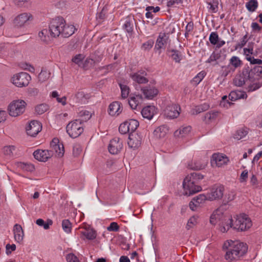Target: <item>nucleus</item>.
<instances>
[{"label": "nucleus", "mask_w": 262, "mask_h": 262, "mask_svg": "<svg viewBox=\"0 0 262 262\" xmlns=\"http://www.w3.org/2000/svg\"><path fill=\"white\" fill-rule=\"evenodd\" d=\"M123 110L121 103L118 101L111 103L108 108V113L112 116H118Z\"/></svg>", "instance_id": "nucleus-21"}, {"label": "nucleus", "mask_w": 262, "mask_h": 262, "mask_svg": "<svg viewBox=\"0 0 262 262\" xmlns=\"http://www.w3.org/2000/svg\"><path fill=\"white\" fill-rule=\"evenodd\" d=\"M191 130L190 126H182L174 132V136L177 138H182L187 136Z\"/></svg>", "instance_id": "nucleus-24"}, {"label": "nucleus", "mask_w": 262, "mask_h": 262, "mask_svg": "<svg viewBox=\"0 0 262 262\" xmlns=\"http://www.w3.org/2000/svg\"><path fill=\"white\" fill-rule=\"evenodd\" d=\"M21 167L25 170L32 171L34 169V167L31 164H21Z\"/></svg>", "instance_id": "nucleus-63"}, {"label": "nucleus", "mask_w": 262, "mask_h": 262, "mask_svg": "<svg viewBox=\"0 0 262 262\" xmlns=\"http://www.w3.org/2000/svg\"><path fill=\"white\" fill-rule=\"evenodd\" d=\"M141 137L137 133L129 134L127 142L128 146L133 149L137 148L141 145Z\"/></svg>", "instance_id": "nucleus-20"}, {"label": "nucleus", "mask_w": 262, "mask_h": 262, "mask_svg": "<svg viewBox=\"0 0 262 262\" xmlns=\"http://www.w3.org/2000/svg\"><path fill=\"white\" fill-rule=\"evenodd\" d=\"M31 78L30 75L26 72H20L13 75L11 77V82L17 87L26 86L29 83Z\"/></svg>", "instance_id": "nucleus-9"}, {"label": "nucleus", "mask_w": 262, "mask_h": 262, "mask_svg": "<svg viewBox=\"0 0 262 262\" xmlns=\"http://www.w3.org/2000/svg\"><path fill=\"white\" fill-rule=\"evenodd\" d=\"M34 158L40 161L46 162L53 156V151L50 150H36L34 153Z\"/></svg>", "instance_id": "nucleus-17"}, {"label": "nucleus", "mask_w": 262, "mask_h": 262, "mask_svg": "<svg viewBox=\"0 0 262 262\" xmlns=\"http://www.w3.org/2000/svg\"><path fill=\"white\" fill-rule=\"evenodd\" d=\"M203 178V176L198 172H194L187 175L183 182V194L190 196L201 191V187L197 183Z\"/></svg>", "instance_id": "nucleus-3"}, {"label": "nucleus", "mask_w": 262, "mask_h": 262, "mask_svg": "<svg viewBox=\"0 0 262 262\" xmlns=\"http://www.w3.org/2000/svg\"><path fill=\"white\" fill-rule=\"evenodd\" d=\"M38 36L41 41L48 42L49 40V36L48 35V31L46 29L42 30L38 33Z\"/></svg>", "instance_id": "nucleus-48"}, {"label": "nucleus", "mask_w": 262, "mask_h": 262, "mask_svg": "<svg viewBox=\"0 0 262 262\" xmlns=\"http://www.w3.org/2000/svg\"><path fill=\"white\" fill-rule=\"evenodd\" d=\"M48 110V106L46 104H40L35 107V112L38 115L43 114Z\"/></svg>", "instance_id": "nucleus-44"}, {"label": "nucleus", "mask_w": 262, "mask_h": 262, "mask_svg": "<svg viewBox=\"0 0 262 262\" xmlns=\"http://www.w3.org/2000/svg\"><path fill=\"white\" fill-rule=\"evenodd\" d=\"M224 186L222 185L214 186L210 189V191L207 193L208 201H212L222 199L224 194Z\"/></svg>", "instance_id": "nucleus-11"}, {"label": "nucleus", "mask_w": 262, "mask_h": 262, "mask_svg": "<svg viewBox=\"0 0 262 262\" xmlns=\"http://www.w3.org/2000/svg\"><path fill=\"white\" fill-rule=\"evenodd\" d=\"M156 113V108L153 105H149L144 107L141 111L143 118L151 120Z\"/></svg>", "instance_id": "nucleus-26"}, {"label": "nucleus", "mask_w": 262, "mask_h": 262, "mask_svg": "<svg viewBox=\"0 0 262 262\" xmlns=\"http://www.w3.org/2000/svg\"><path fill=\"white\" fill-rule=\"evenodd\" d=\"M219 221L220 222V230L222 232H227L232 227L231 217L225 214L222 207L214 210L210 217V223L213 225H215Z\"/></svg>", "instance_id": "nucleus-4"}, {"label": "nucleus", "mask_w": 262, "mask_h": 262, "mask_svg": "<svg viewBox=\"0 0 262 262\" xmlns=\"http://www.w3.org/2000/svg\"><path fill=\"white\" fill-rule=\"evenodd\" d=\"M141 91L145 96V98L148 99H152L156 96L159 93L158 89L156 86L150 84L142 87Z\"/></svg>", "instance_id": "nucleus-16"}, {"label": "nucleus", "mask_w": 262, "mask_h": 262, "mask_svg": "<svg viewBox=\"0 0 262 262\" xmlns=\"http://www.w3.org/2000/svg\"><path fill=\"white\" fill-rule=\"evenodd\" d=\"M119 86L121 91V97L123 99H125L128 96L129 93V87L124 84L119 83Z\"/></svg>", "instance_id": "nucleus-41"}, {"label": "nucleus", "mask_w": 262, "mask_h": 262, "mask_svg": "<svg viewBox=\"0 0 262 262\" xmlns=\"http://www.w3.org/2000/svg\"><path fill=\"white\" fill-rule=\"evenodd\" d=\"M247 9L250 12H254L258 7L257 0H250L246 5Z\"/></svg>", "instance_id": "nucleus-42"}, {"label": "nucleus", "mask_w": 262, "mask_h": 262, "mask_svg": "<svg viewBox=\"0 0 262 262\" xmlns=\"http://www.w3.org/2000/svg\"><path fill=\"white\" fill-rule=\"evenodd\" d=\"M29 0H14V3L15 5L19 7H26L29 4Z\"/></svg>", "instance_id": "nucleus-56"}, {"label": "nucleus", "mask_w": 262, "mask_h": 262, "mask_svg": "<svg viewBox=\"0 0 262 262\" xmlns=\"http://www.w3.org/2000/svg\"><path fill=\"white\" fill-rule=\"evenodd\" d=\"M26 102L23 100H16L12 101L8 107L10 116L16 117L22 115L25 111Z\"/></svg>", "instance_id": "nucleus-5"}, {"label": "nucleus", "mask_w": 262, "mask_h": 262, "mask_svg": "<svg viewBox=\"0 0 262 262\" xmlns=\"http://www.w3.org/2000/svg\"><path fill=\"white\" fill-rule=\"evenodd\" d=\"M230 63L234 67L232 71H234L235 68L240 67L242 64V61L238 57L233 56L230 59Z\"/></svg>", "instance_id": "nucleus-46"}, {"label": "nucleus", "mask_w": 262, "mask_h": 262, "mask_svg": "<svg viewBox=\"0 0 262 262\" xmlns=\"http://www.w3.org/2000/svg\"><path fill=\"white\" fill-rule=\"evenodd\" d=\"M219 35L216 32H211L209 36V41L212 45H216L219 41Z\"/></svg>", "instance_id": "nucleus-51"}, {"label": "nucleus", "mask_w": 262, "mask_h": 262, "mask_svg": "<svg viewBox=\"0 0 262 262\" xmlns=\"http://www.w3.org/2000/svg\"><path fill=\"white\" fill-rule=\"evenodd\" d=\"M205 76L204 72L202 71L197 74L191 81L192 84L197 85L203 80Z\"/></svg>", "instance_id": "nucleus-39"}, {"label": "nucleus", "mask_w": 262, "mask_h": 262, "mask_svg": "<svg viewBox=\"0 0 262 262\" xmlns=\"http://www.w3.org/2000/svg\"><path fill=\"white\" fill-rule=\"evenodd\" d=\"M231 226V228L242 231L250 228L252 226V223L250 219L246 215H240L237 216L234 223H233V220H232Z\"/></svg>", "instance_id": "nucleus-7"}, {"label": "nucleus", "mask_w": 262, "mask_h": 262, "mask_svg": "<svg viewBox=\"0 0 262 262\" xmlns=\"http://www.w3.org/2000/svg\"><path fill=\"white\" fill-rule=\"evenodd\" d=\"M262 78V67L255 66L253 68L245 67L234 77L233 83L236 86H245L248 92L258 89L261 85L257 81Z\"/></svg>", "instance_id": "nucleus-1"}, {"label": "nucleus", "mask_w": 262, "mask_h": 262, "mask_svg": "<svg viewBox=\"0 0 262 262\" xmlns=\"http://www.w3.org/2000/svg\"><path fill=\"white\" fill-rule=\"evenodd\" d=\"M248 171L247 170H244L241 176H240V178H239V180H240V182L241 183H243V182H246L247 181V179L248 178Z\"/></svg>", "instance_id": "nucleus-59"}, {"label": "nucleus", "mask_w": 262, "mask_h": 262, "mask_svg": "<svg viewBox=\"0 0 262 262\" xmlns=\"http://www.w3.org/2000/svg\"><path fill=\"white\" fill-rule=\"evenodd\" d=\"M134 25V18L133 16H128L125 19L123 26V28L128 33H132L133 31Z\"/></svg>", "instance_id": "nucleus-29"}, {"label": "nucleus", "mask_w": 262, "mask_h": 262, "mask_svg": "<svg viewBox=\"0 0 262 262\" xmlns=\"http://www.w3.org/2000/svg\"><path fill=\"white\" fill-rule=\"evenodd\" d=\"M126 122L129 129V134L135 133V131L139 125V122L135 119H130Z\"/></svg>", "instance_id": "nucleus-35"}, {"label": "nucleus", "mask_w": 262, "mask_h": 262, "mask_svg": "<svg viewBox=\"0 0 262 262\" xmlns=\"http://www.w3.org/2000/svg\"><path fill=\"white\" fill-rule=\"evenodd\" d=\"M168 130V128L166 126H160L154 131V136L157 139L163 138L166 136Z\"/></svg>", "instance_id": "nucleus-28"}, {"label": "nucleus", "mask_w": 262, "mask_h": 262, "mask_svg": "<svg viewBox=\"0 0 262 262\" xmlns=\"http://www.w3.org/2000/svg\"><path fill=\"white\" fill-rule=\"evenodd\" d=\"M209 107L208 104L204 103L203 104L196 106L192 110V113L193 114H198L202 112L207 110Z\"/></svg>", "instance_id": "nucleus-38"}, {"label": "nucleus", "mask_w": 262, "mask_h": 262, "mask_svg": "<svg viewBox=\"0 0 262 262\" xmlns=\"http://www.w3.org/2000/svg\"><path fill=\"white\" fill-rule=\"evenodd\" d=\"M248 133L246 129L242 128L238 130L234 134V138L237 140H240L245 137Z\"/></svg>", "instance_id": "nucleus-47"}, {"label": "nucleus", "mask_w": 262, "mask_h": 262, "mask_svg": "<svg viewBox=\"0 0 262 262\" xmlns=\"http://www.w3.org/2000/svg\"><path fill=\"white\" fill-rule=\"evenodd\" d=\"M32 17L29 13H23L16 16L13 20V24L18 27H22Z\"/></svg>", "instance_id": "nucleus-22"}, {"label": "nucleus", "mask_w": 262, "mask_h": 262, "mask_svg": "<svg viewBox=\"0 0 262 262\" xmlns=\"http://www.w3.org/2000/svg\"><path fill=\"white\" fill-rule=\"evenodd\" d=\"M81 234L88 239H94L96 237L95 232L90 227L85 226L84 229L81 231Z\"/></svg>", "instance_id": "nucleus-31"}, {"label": "nucleus", "mask_w": 262, "mask_h": 262, "mask_svg": "<svg viewBox=\"0 0 262 262\" xmlns=\"http://www.w3.org/2000/svg\"><path fill=\"white\" fill-rule=\"evenodd\" d=\"M154 43V41L153 40H148L142 44L141 48L144 51H148L152 47Z\"/></svg>", "instance_id": "nucleus-52"}, {"label": "nucleus", "mask_w": 262, "mask_h": 262, "mask_svg": "<svg viewBox=\"0 0 262 262\" xmlns=\"http://www.w3.org/2000/svg\"><path fill=\"white\" fill-rule=\"evenodd\" d=\"M143 100V98L141 95H134L130 96L128 104L133 110H137L142 103Z\"/></svg>", "instance_id": "nucleus-23"}, {"label": "nucleus", "mask_w": 262, "mask_h": 262, "mask_svg": "<svg viewBox=\"0 0 262 262\" xmlns=\"http://www.w3.org/2000/svg\"><path fill=\"white\" fill-rule=\"evenodd\" d=\"M102 60V57L99 56L97 57H92L91 58L87 59L85 62H87L91 65H94L96 63L100 62Z\"/></svg>", "instance_id": "nucleus-54"}, {"label": "nucleus", "mask_w": 262, "mask_h": 262, "mask_svg": "<svg viewBox=\"0 0 262 262\" xmlns=\"http://www.w3.org/2000/svg\"><path fill=\"white\" fill-rule=\"evenodd\" d=\"M223 249L226 251V259H238L247 252L248 246L238 240L228 239L224 242Z\"/></svg>", "instance_id": "nucleus-2"}, {"label": "nucleus", "mask_w": 262, "mask_h": 262, "mask_svg": "<svg viewBox=\"0 0 262 262\" xmlns=\"http://www.w3.org/2000/svg\"><path fill=\"white\" fill-rule=\"evenodd\" d=\"M219 114L217 111H211L207 113L204 117L205 121L207 123L211 122L216 120Z\"/></svg>", "instance_id": "nucleus-33"}, {"label": "nucleus", "mask_w": 262, "mask_h": 262, "mask_svg": "<svg viewBox=\"0 0 262 262\" xmlns=\"http://www.w3.org/2000/svg\"><path fill=\"white\" fill-rule=\"evenodd\" d=\"M247 35H245V36H244L242 38V39L241 40V42L236 45V46L235 47V49H237L238 48H241L243 47H244L247 42Z\"/></svg>", "instance_id": "nucleus-61"}, {"label": "nucleus", "mask_w": 262, "mask_h": 262, "mask_svg": "<svg viewBox=\"0 0 262 262\" xmlns=\"http://www.w3.org/2000/svg\"><path fill=\"white\" fill-rule=\"evenodd\" d=\"M72 223L69 220H63L62 222V228L67 233H70L72 230Z\"/></svg>", "instance_id": "nucleus-40"}, {"label": "nucleus", "mask_w": 262, "mask_h": 262, "mask_svg": "<svg viewBox=\"0 0 262 262\" xmlns=\"http://www.w3.org/2000/svg\"><path fill=\"white\" fill-rule=\"evenodd\" d=\"M251 185L253 188H256L258 185V181L256 177V176L254 174H252L250 178V181Z\"/></svg>", "instance_id": "nucleus-62"}, {"label": "nucleus", "mask_w": 262, "mask_h": 262, "mask_svg": "<svg viewBox=\"0 0 262 262\" xmlns=\"http://www.w3.org/2000/svg\"><path fill=\"white\" fill-rule=\"evenodd\" d=\"M88 98V95L85 94L83 91H78L74 96L76 103L84 102Z\"/></svg>", "instance_id": "nucleus-36"}, {"label": "nucleus", "mask_w": 262, "mask_h": 262, "mask_svg": "<svg viewBox=\"0 0 262 262\" xmlns=\"http://www.w3.org/2000/svg\"><path fill=\"white\" fill-rule=\"evenodd\" d=\"M119 130L122 134H125L126 133L129 134V129L126 121L120 124L119 127Z\"/></svg>", "instance_id": "nucleus-53"}, {"label": "nucleus", "mask_w": 262, "mask_h": 262, "mask_svg": "<svg viewBox=\"0 0 262 262\" xmlns=\"http://www.w3.org/2000/svg\"><path fill=\"white\" fill-rule=\"evenodd\" d=\"M198 216L196 215H193L190 217L186 226V229L189 230L195 226L198 223Z\"/></svg>", "instance_id": "nucleus-37"}, {"label": "nucleus", "mask_w": 262, "mask_h": 262, "mask_svg": "<svg viewBox=\"0 0 262 262\" xmlns=\"http://www.w3.org/2000/svg\"><path fill=\"white\" fill-rule=\"evenodd\" d=\"M168 39V37L165 33H160L157 38L155 49L160 50L167 43Z\"/></svg>", "instance_id": "nucleus-27"}, {"label": "nucleus", "mask_w": 262, "mask_h": 262, "mask_svg": "<svg viewBox=\"0 0 262 262\" xmlns=\"http://www.w3.org/2000/svg\"><path fill=\"white\" fill-rule=\"evenodd\" d=\"M119 227L116 222H112L110 226L107 227V230L109 231H117L119 230Z\"/></svg>", "instance_id": "nucleus-58"}, {"label": "nucleus", "mask_w": 262, "mask_h": 262, "mask_svg": "<svg viewBox=\"0 0 262 262\" xmlns=\"http://www.w3.org/2000/svg\"><path fill=\"white\" fill-rule=\"evenodd\" d=\"M183 0H169L167 3V6L168 7H171L175 5L182 3Z\"/></svg>", "instance_id": "nucleus-60"}, {"label": "nucleus", "mask_w": 262, "mask_h": 262, "mask_svg": "<svg viewBox=\"0 0 262 262\" xmlns=\"http://www.w3.org/2000/svg\"><path fill=\"white\" fill-rule=\"evenodd\" d=\"M75 30V28L73 25H69L65 23L64 27L62 28L61 35L64 37H68L74 33Z\"/></svg>", "instance_id": "nucleus-30"}, {"label": "nucleus", "mask_w": 262, "mask_h": 262, "mask_svg": "<svg viewBox=\"0 0 262 262\" xmlns=\"http://www.w3.org/2000/svg\"><path fill=\"white\" fill-rule=\"evenodd\" d=\"M82 151V148L79 145H75L73 146V154L74 157L78 156Z\"/></svg>", "instance_id": "nucleus-57"}, {"label": "nucleus", "mask_w": 262, "mask_h": 262, "mask_svg": "<svg viewBox=\"0 0 262 262\" xmlns=\"http://www.w3.org/2000/svg\"><path fill=\"white\" fill-rule=\"evenodd\" d=\"M50 150L53 151V155L55 154V156L61 157L64 154V147L62 144L59 143L58 140L54 138L51 143Z\"/></svg>", "instance_id": "nucleus-19"}, {"label": "nucleus", "mask_w": 262, "mask_h": 262, "mask_svg": "<svg viewBox=\"0 0 262 262\" xmlns=\"http://www.w3.org/2000/svg\"><path fill=\"white\" fill-rule=\"evenodd\" d=\"M15 149V147L13 145L5 146L3 149V153L5 155L11 157L13 155V152Z\"/></svg>", "instance_id": "nucleus-43"}, {"label": "nucleus", "mask_w": 262, "mask_h": 262, "mask_svg": "<svg viewBox=\"0 0 262 262\" xmlns=\"http://www.w3.org/2000/svg\"><path fill=\"white\" fill-rule=\"evenodd\" d=\"M181 108L179 105L174 103H170L168 104L164 111V116L170 119H174L177 118L180 112Z\"/></svg>", "instance_id": "nucleus-10"}, {"label": "nucleus", "mask_w": 262, "mask_h": 262, "mask_svg": "<svg viewBox=\"0 0 262 262\" xmlns=\"http://www.w3.org/2000/svg\"><path fill=\"white\" fill-rule=\"evenodd\" d=\"M167 54L176 62H180L182 59V54L177 50L171 49L167 50Z\"/></svg>", "instance_id": "nucleus-32"}, {"label": "nucleus", "mask_w": 262, "mask_h": 262, "mask_svg": "<svg viewBox=\"0 0 262 262\" xmlns=\"http://www.w3.org/2000/svg\"><path fill=\"white\" fill-rule=\"evenodd\" d=\"M50 77V73L47 70H42L38 75L39 80L43 82L48 79Z\"/></svg>", "instance_id": "nucleus-49"}, {"label": "nucleus", "mask_w": 262, "mask_h": 262, "mask_svg": "<svg viewBox=\"0 0 262 262\" xmlns=\"http://www.w3.org/2000/svg\"><path fill=\"white\" fill-rule=\"evenodd\" d=\"M229 162L228 158L225 155L221 154H214L212 156L211 164L212 166L221 167L226 165Z\"/></svg>", "instance_id": "nucleus-13"}, {"label": "nucleus", "mask_w": 262, "mask_h": 262, "mask_svg": "<svg viewBox=\"0 0 262 262\" xmlns=\"http://www.w3.org/2000/svg\"><path fill=\"white\" fill-rule=\"evenodd\" d=\"M42 126L41 123L36 120L30 122L26 127V132L28 135L34 137L41 130Z\"/></svg>", "instance_id": "nucleus-14"}, {"label": "nucleus", "mask_w": 262, "mask_h": 262, "mask_svg": "<svg viewBox=\"0 0 262 262\" xmlns=\"http://www.w3.org/2000/svg\"><path fill=\"white\" fill-rule=\"evenodd\" d=\"M78 114L79 116L82 118L81 119H80L82 122L89 120L91 117L90 112L86 110H81Z\"/></svg>", "instance_id": "nucleus-50"}, {"label": "nucleus", "mask_w": 262, "mask_h": 262, "mask_svg": "<svg viewBox=\"0 0 262 262\" xmlns=\"http://www.w3.org/2000/svg\"><path fill=\"white\" fill-rule=\"evenodd\" d=\"M64 24L65 20L61 17H58L55 19H53L49 26L51 36L55 37L61 35L62 28L64 26Z\"/></svg>", "instance_id": "nucleus-8"}, {"label": "nucleus", "mask_w": 262, "mask_h": 262, "mask_svg": "<svg viewBox=\"0 0 262 262\" xmlns=\"http://www.w3.org/2000/svg\"><path fill=\"white\" fill-rule=\"evenodd\" d=\"M123 147L122 141L117 137H115L111 140L108 147L109 152L113 155L118 154Z\"/></svg>", "instance_id": "nucleus-15"}, {"label": "nucleus", "mask_w": 262, "mask_h": 262, "mask_svg": "<svg viewBox=\"0 0 262 262\" xmlns=\"http://www.w3.org/2000/svg\"><path fill=\"white\" fill-rule=\"evenodd\" d=\"M36 223L39 226L43 227L45 230H47L49 228L50 225L52 224V221L49 220L48 223H46L42 219H39L36 221Z\"/></svg>", "instance_id": "nucleus-45"}, {"label": "nucleus", "mask_w": 262, "mask_h": 262, "mask_svg": "<svg viewBox=\"0 0 262 262\" xmlns=\"http://www.w3.org/2000/svg\"><path fill=\"white\" fill-rule=\"evenodd\" d=\"M208 200L207 194H200L194 197L189 203L190 209L192 211H195L198 208L203 205L206 201Z\"/></svg>", "instance_id": "nucleus-12"}, {"label": "nucleus", "mask_w": 262, "mask_h": 262, "mask_svg": "<svg viewBox=\"0 0 262 262\" xmlns=\"http://www.w3.org/2000/svg\"><path fill=\"white\" fill-rule=\"evenodd\" d=\"M67 133L72 138L79 137L83 132L82 121L76 119L68 123L66 127Z\"/></svg>", "instance_id": "nucleus-6"}, {"label": "nucleus", "mask_w": 262, "mask_h": 262, "mask_svg": "<svg viewBox=\"0 0 262 262\" xmlns=\"http://www.w3.org/2000/svg\"><path fill=\"white\" fill-rule=\"evenodd\" d=\"M13 233L15 241L20 243L24 238V233L21 226L19 224H15L13 228Z\"/></svg>", "instance_id": "nucleus-25"}, {"label": "nucleus", "mask_w": 262, "mask_h": 262, "mask_svg": "<svg viewBox=\"0 0 262 262\" xmlns=\"http://www.w3.org/2000/svg\"><path fill=\"white\" fill-rule=\"evenodd\" d=\"M248 61H250V63L252 64L260 65L262 64V60L260 59H255L253 57H249L248 59Z\"/></svg>", "instance_id": "nucleus-64"}, {"label": "nucleus", "mask_w": 262, "mask_h": 262, "mask_svg": "<svg viewBox=\"0 0 262 262\" xmlns=\"http://www.w3.org/2000/svg\"><path fill=\"white\" fill-rule=\"evenodd\" d=\"M235 193L233 191H230L228 193L226 194L224 198V201L226 202H229L233 200L235 198Z\"/></svg>", "instance_id": "nucleus-55"}, {"label": "nucleus", "mask_w": 262, "mask_h": 262, "mask_svg": "<svg viewBox=\"0 0 262 262\" xmlns=\"http://www.w3.org/2000/svg\"><path fill=\"white\" fill-rule=\"evenodd\" d=\"M245 97H246L247 95L241 91H232L229 95V97L231 101L244 98Z\"/></svg>", "instance_id": "nucleus-34"}, {"label": "nucleus", "mask_w": 262, "mask_h": 262, "mask_svg": "<svg viewBox=\"0 0 262 262\" xmlns=\"http://www.w3.org/2000/svg\"><path fill=\"white\" fill-rule=\"evenodd\" d=\"M146 76V72L143 70L138 71L137 72L130 74V77L132 80L139 84H144L148 81L145 77Z\"/></svg>", "instance_id": "nucleus-18"}]
</instances>
